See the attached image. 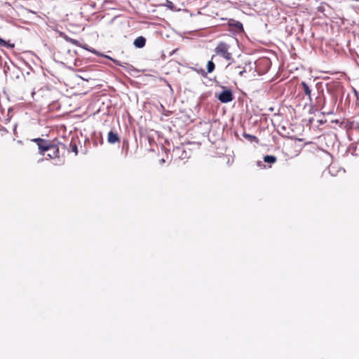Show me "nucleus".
<instances>
[{
  "label": "nucleus",
  "instance_id": "obj_1",
  "mask_svg": "<svg viewBox=\"0 0 359 359\" xmlns=\"http://www.w3.org/2000/svg\"><path fill=\"white\" fill-rule=\"evenodd\" d=\"M217 55L222 57L226 60H232V55L229 52V46L224 42H220L215 48Z\"/></svg>",
  "mask_w": 359,
  "mask_h": 359
},
{
  "label": "nucleus",
  "instance_id": "obj_2",
  "mask_svg": "<svg viewBox=\"0 0 359 359\" xmlns=\"http://www.w3.org/2000/svg\"><path fill=\"white\" fill-rule=\"evenodd\" d=\"M33 141L36 143L39 149V153L41 155H44L45 152L48 151L50 147L53 145V144L49 142L48 140L41 138H36L33 140Z\"/></svg>",
  "mask_w": 359,
  "mask_h": 359
},
{
  "label": "nucleus",
  "instance_id": "obj_3",
  "mask_svg": "<svg viewBox=\"0 0 359 359\" xmlns=\"http://www.w3.org/2000/svg\"><path fill=\"white\" fill-rule=\"evenodd\" d=\"M217 98L221 102L227 103L233 100V96L231 90L226 89L219 94Z\"/></svg>",
  "mask_w": 359,
  "mask_h": 359
},
{
  "label": "nucleus",
  "instance_id": "obj_4",
  "mask_svg": "<svg viewBox=\"0 0 359 359\" xmlns=\"http://www.w3.org/2000/svg\"><path fill=\"white\" fill-rule=\"evenodd\" d=\"M215 63L212 60H210L207 64V71H205L203 69H201L198 72L201 76L205 77L208 73H212L215 70Z\"/></svg>",
  "mask_w": 359,
  "mask_h": 359
},
{
  "label": "nucleus",
  "instance_id": "obj_5",
  "mask_svg": "<svg viewBox=\"0 0 359 359\" xmlns=\"http://www.w3.org/2000/svg\"><path fill=\"white\" fill-rule=\"evenodd\" d=\"M299 88L301 89V92L304 93V94L311 100V89L309 84L305 81H302L299 86Z\"/></svg>",
  "mask_w": 359,
  "mask_h": 359
},
{
  "label": "nucleus",
  "instance_id": "obj_6",
  "mask_svg": "<svg viewBox=\"0 0 359 359\" xmlns=\"http://www.w3.org/2000/svg\"><path fill=\"white\" fill-rule=\"evenodd\" d=\"M48 151L50 153L48 154V156L50 158H56L60 156L59 146L53 144Z\"/></svg>",
  "mask_w": 359,
  "mask_h": 359
},
{
  "label": "nucleus",
  "instance_id": "obj_7",
  "mask_svg": "<svg viewBox=\"0 0 359 359\" xmlns=\"http://www.w3.org/2000/svg\"><path fill=\"white\" fill-rule=\"evenodd\" d=\"M107 141L110 144H114L120 142V138L116 133L109 131L107 135Z\"/></svg>",
  "mask_w": 359,
  "mask_h": 359
},
{
  "label": "nucleus",
  "instance_id": "obj_8",
  "mask_svg": "<svg viewBox=\"0 0 359 359\" xmlns=\"http://www.w3.org/2000/svg\"><path fill=\"white\" fill-rule=\"evenodd\" d=\"M134 45L137 48H143L146 43V39L143 36H139L134 41Z\"/></svg>",
  "mask_w": 359,
  "mask_h": 359
},
{
  "label": "nucleus",
  "instance_id": "obj_9",
  "mask_svg": "<svg viewBox=\"0 0 359 359\" xmlns=\"http://www.w3.org/2000/svg\"><path fill=\"white\" fill-rule=\"evenodd\" d=\"M68 145H69V151H72L73 152H74L76 154H78V149H77V146H76V144L74 141L73 140H71L69 143H68Z\"/></svg>",
  "mask_w": 359,
  "mask_h": 359
},
{
  "label": "nucleus",
  "instance_id": "obj_10",
  "mask_svg": "<svg viewBox=\"0 0 359 359\" xmlns=\"http://www.w3.org/2000/svg\"><path fill=\"white\" fill-rule=\"evenodd\" d=\"M264 161L267 163H274L276 161V157L267 155L264 157Z\"/></svg>",
  "mask_w": 359,
  "mask_h": 359
},
{
  "label": "nucleus",
  "instance_id": "obj_11",
  "mask_svg": "<svg viewBox=\"0 0 359 359\" xmlns=\"http://www.w3.org/2000/svg\"><path fill=\"white\" fill-rule=\"evenodd\" d=\"M0 46L1 47H14V45H11L7 41L4 40L3 39L0 38Z\"/></svg>",
  "mask_w": 359,
  "mask_h": 359
},
{
  "label": "nucleus",
  "instance_id": "obj_12",
  "mask_svg": "<svg viewBox=\"0 0 359 359\" xmlns=\"http://www.w3.org/2000/svg\"><path fill=\"white\" fill-rule=\"evenodd\" d=\"M68 143L69 142H65V143L58 142V144L57 145L59 146V149L62 148L65 150H67V151L69 152V149L68 147H69Z\"/></svg>",
  "mask_w": 359,
  "mask_h": 359
},
{
  "label": "nucleus",
  "instance_id": "obj_13",
  "mask_svg": "<svg viewBox=\"0 0 359 359\" xmlns=\"http://www.w3.org/2000/svg\"><path fill=\"white\" fill-rule=\"evenodd\" d=\"M245 138L248 139L250 141H252V140H255L256 142L258 141L257 140V137L254 136V135H249V134H244L243 135Z\"/></svg>",
  "mask_w": 359,
  "mask_h": 359
},
{
  "label": "nucleus",
  "instance_id": "obj_14",
  "mask_svg": "<svg viewBox=\"0 0 359 359\" xmlns=\"http://www.w3.org/2000/svg\"><path fill=\"white\" fill-rule=\"evenodd\" d=\"M67 41L70 42L72 44H74L75 46H79V42L76 39L69 38V39H67Z\"/></svg>",
  "mask_w": 359,
  "mask_h": 359
},
{
  "label": "nucleus",
  "instance_id": "obj_15",
  "mask_svg": "<svg viewBox=\"0 0 359 359\" xmlns=\"http://www.w3.org/2000/svg\"><path fill=\"white\" fill-rule=\"evenodd\" d=\"M167 6L170 8L172 6V3L168 0H167Z\"/></svg>",
  "mask_w": 359,
  "mask_h": 359
}]
</instances>
